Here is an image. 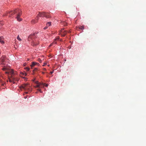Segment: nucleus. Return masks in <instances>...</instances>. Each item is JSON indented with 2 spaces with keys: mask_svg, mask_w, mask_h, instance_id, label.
<instances>
[{
  "mask_svg": "<svg viewBox=\"0 0 146 146\" xmlns=\"http://www.w3.org/2000/svg\"><path fill=\"white\" fill-rule=\"evenodd\" d=\"M38 61L40 63H41L42 62V60L40 58H39L38 59Z\"/></svg>",
  "mask_w": 146,
  "mask_h": 146,
  "instance_id": "obj_19",
  "label": "nucleus"
},
{
  "mask_svg": "<svg viewBox=\"0 0 146 146\" xmlns=\"http://www.w3.org/2000/svg\"><path fill=\"white\" fill-rule=\"evenodd\" d=\"M42 74H44V72H42Z\"/></svg>",
  "mask_w": 146,
  "mask_h": 146,
  "instance_id": "obj_28",
  "label": "nucleus"
},
{
  "mask_svg": "<svg viewBox=\"0 0 146 146\" xmlns=\"http://www.w3.org/2000/svg\"><path fill=\"white\" fill-rule=\"evenodd\" d=\"M44 84L43 83V84H42V85H40V87H39V88L43 87L44 86Z\"/></svg>",
  "mask_w": 146,
  "mask_h": 146,
  "instance_id": "obj_20",
  "label": "nucleus"
},
{
  "mask_svg": "<svg viewBox=\"0 0 146 146\" xmlns=\"http://www.w3.org/2000/svg\"><path fill=\"white\" fill-rule=\"evenodd\" d=\"M3 37H0V42L2 44H3L4 43V42L3 40Z\"/></svg>",
  "mask_w": 146,
  "mask_h": 146,
  "instance_id": "obj_13",
  "label": "nucleus"
},
{
  "mask_svg": "<svg viewBox=\"0 0 146 146\" xmlns=\"http://www.w3.org/2000/svg\"><path fill=\"white\" fill-rule=\"evenodd\" d=\"M38 19L37 18H36V19H33L32 20L31 22L32 24H35V23H36L38 21Z\"/></svg>",
  "mask_w": 146,
  "mask_h": 146,
  "instance_id": "obj_9",
  "label": "nucleus"
},
{
  "mask_svg": "<svg viewBox=\"0 0 146 146\" xmlns=\"http://www.w3.org/2000/svg\"><path fill=\"white\" fill-rule=\"evenodd\" d=\"M44 86H45L47 87L48 86V85L47 84H46L45 83H44Z\"/></svg>",
  "mask_w": 146,
  "mask_h": 146,
  "instance_id": "obj_22",
  "label": "nucleus"
},
{
  "mask_svg": "<svg viewBox=\"0 0 146 146\" xmlns=\"http://www.w3.org/2000/svg\"><path fill=\"white\" fill-rule=\"evenodd\" d=\"M45 13H46L45 12H43L42 13H39L36 18H37L38 19L39 17H45Z\"/></svg>",
  "mask_w": 146,
  "mask_h": 146,
  "instance_id": "obj_6",
  "label": "nucleus"
},
{
  "mask_svg": "<svg viewBox=\"0 0 146 146\" xmlns=\"http://www.w3.org/2000/svg\"><path fill=\"white\" fill-rule=\"evenodd\" d=\"M37 90H38L39 91V92H40L41 93H42V91H41V90H40V89H37Z\"/></svg>",
  "mask_w": 146,
  "mask_h": 146,
  "instance_id": "obj_25",
  "label": "nucleus"
},
{
  "mask_svg": "<svg viewBox=\"0 0 146 146\" xmlns=\"http://www.w3.org/2000/svg\"><path fill=\"white\" fill-rule=\"evenodd\" d=\"M39 65L40 64L38 63L35 62H33L32 63V64L31 65V67L32 68V67H33L34 66L36 65L37 66H39Z\"/></svg>",
  "mask_w": 146,
  "mask_h": 146,
  "instance_id": "obj_8",
  "label": "nucleus"
},
{
  "mask_svg": "<svg viewBox=\"0 0 146 146\" xmlns=\"http://www.w3.org/2000/svg\"><path fill=\"white\" fill-rule=\"evenodd\" d=\"M22 11L21 10H20L18 13L17 14V15L16 18L17 19V20L19 21H22V19L20 17L22 15Z\"/></svg>",
  "mask_w": 146,
  "mask_h": 146,
  "instance_id": "obj_4",
  "label": "nucleus"
},
{
  "mask_svg": "<svg viewBox=\"0 0 146 146\" xmlns=\"http://www.w3.org/2000/svg\"><path fill=\"white\" fill-rule=\"evenodd\" d=\"M27 60H29V59H28Z\"/></svg>",
  "mask_w": 146,
  "mask_h": 146,
  "instance_id": "obj_33",
  "label": "nucleus"
},
{
  "mask_svg": "<svg viewBox=\"0 0 146 146\" xmlns=\"http://www.w3.org/2000/svg\"><path fill=\"white\" fill-rule=\"evenodd\" d=\"M45 64H43L42 66H45Z\"/></svg>",
  "mask_w": 146,
  "mask_h": 146,
  "instance_id": "obj_30",
  "label": "nucleus"
},
{
  "mask_svg": "<svg viewBox=\"0 0 146 146\" xmlns=\"http://www.w3.org/2000/svg\"><path fill=\"white\" fill-rule=\"evenodd\" d=\"M63 30V29L62 30V33L61 34V35L62 36H65V35H66V34L67 33H69L70 32V31H62V30Z\"/></svg>",
  "mask_w": 146,
  "mask_h": 146,
  "instance_id": "obj_7",
  "label": "nucleus"
},
{
  "mask_svg": "<svg viewBox=\"0 0 146 146\" xmlns=\"http://www.w3.org/2000/svg\"><path fill=\"white\" fill-rule=\"evenodd\" d=\"M26 98H27V97H25V99H26Z\"/></svg>",
  "mask_w": 146,
  "mask_h": 146,
  "instance_id": "obj_31",
  "label": "nucleus"
},
{
  "mask_svg": "<svg viewBox=\"0 0 146 146\" xmlns=\"http://www.w3.org/2000/svg\"><path fill=\"white\" fill-rule=\"evenodd\" d=\"M21 87L25 90L28 91L27 92H25V93L27 94L31 92L32 90V88L28 84H24L22 85Z\"/></svg>",
  "mask_w": 146,
  "mask_h": 146,
  "instance_id": "obj_3",
  "label": "nucleus"
},
{
  "mask_svg": "<svg viewBox=\"0 0 146 146\" xmlns=\"http://www.w3.org/2000/svg\"><path fill=\"white\" fill-rule=\"evenodd\" d=\"M37 36V34L34 33L33 34H31L29 36L28 38V40L29 41H31L32 40V42L31 43V44L33 46H36L38 43H36L35 42V41L34 40V39Z\"/></svg>",
  "mask_w": 146,
  "mask_h": 146,
  "instance_id": "obj_2",
  "label": "nucleus"
},
{
  "mask_svg": "<svg viewBox=\"0 0 146 146\" xmlns=\"http://www.w3.org/2000/svg\"><path fill=\"white\" fill-rule=\"evenodd\" d=\"M59 38H58L57 39H55V40H56V39H58ZM56 43V42L55 41H54L53 42L51 43L49 46H52L54 45V44Z\"/></svg>",
  "mask_w": 146,
  "mask_h": 146,
  "instance_id": "obj_11",
  "label": "nucleus"
},
{
  "mask_svg": "<svg viewBox=\"0 0 146 146\" xmlns=\"http://www.w3.org/2000/svg\"><path fill=\"white\" fill-rule=\"evenodd\" d=\"M2 69L3 70H7V68H2Z\"/></svg>",
  "mask_w": 146,
  "mask_h": 146,
  "instance_id": "obj_21",
  "label": "nucleus"
},
{
  "mask_svg": "<svg viewBox=\"0 0 146 146\" xmlns=\"http://www.w3.org/2000/svg\"><path fill=\"white\" fill-rule=\"evenodd\" d=\"M45 17L47 18H49L50 17V16L48 13H46Z\"/></svg>",
  "mask_w": 146,
  "mask_h": 146,
  "instance_id": "obj_12",
  "label": "nucleus"
},
{
  "mask_svg": "<svg viewBox=\"0 0 146 146\" xmlns=\"http://www.w3.org/2000/svg\"><path fill=\"white\" fill-rule=\"evenodd\" d=\"M48 27L47 26H46L44 28V29L45 30V29H47L48 28Z\"/></svg>",
  "mask_w": 146,
  "mask_h": 146,
  "instance_id": "obj_24",
  "label": "nucleus"
},
{
  "mask_svg": "<svg viewBox=\"0 0 146 146\" xmlns=\"http://www.w3.org/2000/svg\"><path fill=\"white\" fill-rule=\"evenodd\" d=\"M20 10H21L19 9H17L15 10L14 11H11L9 13V16L13 15L16 13L17 14Z\"/></svg>",
  "mask_w": 146,
  "mask_h": 146,
  "instance_id": "obj_5",
  "label": "nucleus"
},
{
  "mask_svg": "<svg viewBox=\"0 0 146 146\" xmlns=\"http://www.w3.org/2000/svg\"><path fill=\"white\" fill-rule=\"evenodd\" d=\"M5 73L11 75V78L8 76L9 81L10 82H13V84L15 83L14 80H15V78L13 76H14L15 73L12 69L7 70L5 72Z\"/></svg>",
  "mask_w": 146,
  "mask_h": 146,
  "instance_id": "obj_1",
  "label": "nucleus"
},
{
  "mask_svg": "<svg viewBox=\"0 0 146 146\" xmlns=\"http://www.w3.org/2000/svg\"><path fill=\"white\" fill-rule=\"evenodd\" d=\"M25 70L27 71H29V70L30 68L28 67H26L25 68Z\"/></svg>",
  "mask_w": 146,
  "mask_h": 146,
  "instance_id": "obj_18",
  "label": "nucleus"
},
{
  "mask_svg": "<svg viewBox=\"0 0 146 146\" xmlns=\"http://www.w3.org/2000/svg\"><path fill=\"white\" fill-rule=\"evenodd\" d=\"M17 39L19 41H21V39L20 38L19 36H17Z\"/></svg>",
  "mask_w": 146,
  "mask_h": 146,
  "instance_id": "obj_17",
  "label": "nucleus"
},
{
  "mask_svg": "<svg viewBox=\"0 0 146 146\" xmlns=\"http://www.w3.org/2000/svg\"><path fill=\"white\" fill-rule=\"evenodd\" d=\"M7 15V14H5L4 15Z\"/></svg>",
  "mask_w": 146,
  "mask_h": 146,
  "instance_id": "obj_32",
  "label": "nucleus"
},
{
  "mask_svg": "<svg viewBox=\"0 0 146 146\" xmlns=\"http://www.w3.org/2000/svg\"><path fill=\"white\" fill-rule=\"evenodd\" d=\"M43 70H44V71H45L46 70V69L45 68H43Z\"/></svg>",
  "mask_w": 146,
  "mask_h": 146,
  "instance_id": "obj_26",
  "label": "nucleus"
},
{
  "mask_svg": "<svg viewBox=\"0 0 146 146\" xmlns=\"http://www.w3.org/2000/svg\"><path fill=\"white\" fill-rule=\"evenodd\" d=\"M5 59V56H3L0 59V60L2 62H3L4 61Z\"/></svg>",
  "mask_w": 146,
  "mask_h": 146,
  "instance_id": "obj_14",
  "label": "nucleus"
},
{
  "mask_svg": "<svg viewBox=\"0 0 146 146\" xmlns=\"http://www.w3.org/2000/svg\"><path fill=\"white\" fill-rule=\"evenodd\" d=\"M27 74L26 73H25V76H26Z\"/></svg>",
  "mask_w": 146,
  "mask_h": 146,
  "instance_id": "obj_29",
  "label": "nucleus"
},
{
  "mask_svg": "<svg viewBox=\"0 0 146 146\" xmlns=\"http://www.w3.org/2000/svg\"><path fill=\"white\" fill-rule=\"evenodd\" d=\"M53 73V71H51V72H50V73L51 74H52Z\"/></svg>",
  "mask_w": 146,
  "mask_h": 146,
  "instance_id": "obj_27",
  "label": "nucleus"
},
{
  "mask_svg": "<svg viewBox=\"0 0 146 146\" xmlns=\"http://www.w3.org/2000/svg\"><path fill=\"white\" fill-rule=\"evenodd\" d=\"M51 23L50 22H47V23L46 24L47 26L48 27L50 26L51 25Z\"/></svg>",
  "mask_w": 146,
  "mask_h": 146,
  "instance_id": "obj_15",
  "label": "nucleus"
},
{
  "mask_svg": "<svg viewBox=\"0 0 146 146\" xmlns=\"http://www.w3.org/2000/svg\"><path fill=\"white\" fill-rule=\"evenodd\" d=\"M37 70V68H34V70H33V71H35Z\"/></svg>",
  "mask_w": 146,
  "mask_h": 146,
  "instance_id": "obj_23",
  "label": "nucleus"
},
{
  "mask_svg": "<svg viewBox=\"0 0 146 146\" xmlns=\"http://www.w3.org/2000/svg\"><path fill=\"white\" fill-rule=\"evenodd\" d=\"M37 84L35 86L36 88H39V87H40V85H42V84H43V83H37Z\"/></svg>",
  "mask_w": 146,
  "mask_h": 146,
  "instance_id": "obj_10",
  "label": "nucleus"
},
{
  "mask_svg": "<svg viewBox=\"0 0 146 146\" xmlns=\"http://www.w3.org/2000/svg\"><path fill=\"white\" fill-rule=\"evenodd\" d=\"M78 28L79 29L83 30L84 29V27L83 26H80Z\"/></svg>",
  "mask_w": 146,
  "mask_h": 146,
  "instance_id": "obj_16",
  "label": "nucleus"
}]
</instances>
